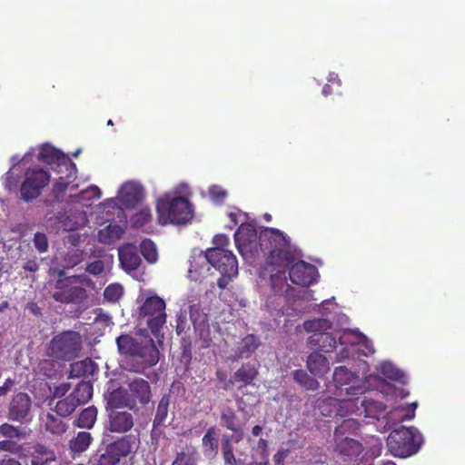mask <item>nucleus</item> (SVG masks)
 <instances>
[{"mask_svg":"<svg viewBox=\"0 0 465 465\" xmlns=\"http://www.w3.org/2000/svg\"><path fill=\"white\" fill-rule=\"evenodd\" d=\"M262 252L266 255V264L276 271L271 275L272 289L275 293L287 286L286 269L297 259V252L290 238L276 228L264 227L260 232Z\"/></svg>","mask_w":465,"mask_h":465,"instance_id":"f257e3e1","label":"nucleus"},{"mask_svg":"<svg viewBox=\"0 0 465 465\" xmlns=\"http://www.w3.org/2000/svg\"><path fill=\"white\" fill-rule=\"evenodd\" d=\"M116 344L120 354L136 359L131 371L143 372L159 361V351L153 341L142 345L135 338L129 334H122L116 338Z\"/></svg>","mask_w":465,"mask_h":465,"instance_id":"f03ea898","label":"nucleus"},{"mask_svg":"<svg viewBox=\"0 0 465 465\" xmlns=\"http://www.w3.org/2000/svg\"><path fill=\"white\" fill-rule=\"evenodd\" d=\"M156 211L158 222L162 225L167 223L184 224L193 216L191 203L182 196L173 198L165 196L158 199Z\"/></svg>","mask_w":465,"mask_h":465,"instance_id":"7ed1b4c3","label":"nucleus"},{"mask_svg":"<svg viewBox=\"0 0 465 465\" xmlns=\"http://www.w3.org/2000/svg\"><path fill=\"white\" fill-rule=\"evenodd\" d=\"M134 438L127 435L114 440L104 448L93 451L89 457V465H124L122 461L133 452Z\"/></svg>","mask_w":465,"mask_h":465,"instance_id":"20e7f679","label":"nucleus"},{"mask_svg":"<svg viewBox=\"0 0 465 465\" xmlns=\"http://www.w3.org/2000/svg\"><path fill=\"white\" fill-rule=\"evenodd\" d=\"M422 443V436L414 427L401 426L393 430L387 439L390 451L396 457L407 458L418 452Z\"/></svg>","mask_w":465,"mask_h":465,"instance_id":"39448f33","label":"nucleus"},{"mask_svg":"<svg viewBox=\"0 0 465 465\" xmlns=\"http://www.w3.org/2000/svg\"><path fill=\"white\" fill-rule=\"evenodd\" d=\"M83 341L79 332L64 331L54 335L46 348V354L54 359L71 361L79 356Z\"/></svg>","mask_w":465,"mask_h":465,"instance_id":"423d86ee","label":"nucleus"},{"mask_svg":"<svg viewBox=\"0 0 465 465\" xmlns=\"http://www.w3.org/2000/svg\"><path fill=\"white\" fill-rule=\"evenodd\" d=\"M139 318L146 321L149 330L156 336L166 322L164 301L158 296L147 297L139 308Z\"/></svg>","mask_w":465,"mask_h":465,"instance_id":"0eeeda50","label":"nucleus"},{"mask_svg":"<svg viewBox=\"0 0 465 465\" xmlns=\"http://www.w3.org/2000/svg\"><path fill=\"white\" fill-rule=\"evenodd\" d=\"M238 252L244 259L253 258L262 251L260 235L255 227L248 223H242L234 233Z\"/></svg>","mask_w":465,"mask_h":465,"instance_id":"6e6552de","label":"nucleus"},{"mask_svg":"<svg viewBox=\"0 0 465 465\" xmlns=\"http://www.w3.org/2000/svg\"><path fill=\"white\" fill-rule=\"evenodd\" d=\"M50 181V174L42 168L28 169L21 184V197L25 202L36 199Z\"/></svg>","mask_w":465,"mask_h":465,"instance_id":"1a4fd4ad","label":"nucleus"},{"mask_svg":"<svg viewBox=\"0 0 465 465\" xmlns=\"http://www.w3.org/2000/svg\"><path fill=\"white\" fill-rule=\"evenodd\" d=\"M356 429L357 423L352 419L344 420L343 422L335 429V450L341 455L354 457L362 452L363 447L360 441L350 437H343L347 430H354Z\"/></svg>","mask_w":465,"mask_h":465,"instance_id":"9d476101","label":"nucleus"},{"mask_svg":"<svg viewBox=\"0 0 465 465\" xmlns=\"http://www.w3.org/2000/svg\"><path fill=\"white\" fill-rule=\"evenodd\" d=\"M201 257L210 263L221 274L237 275L238 262L232 251L209 248Z\"/></svg>","mask_w":465,"mask_h":465,"instance_id":"9b49d317","label":"nucleus"},{"mask_svg":"<svg viewBox=\"0 0 465 465\" xmlns=\"http://www.w3.org/2000/svg\"><path fill=\"white\" fill-rule=\"evenodd\" d=\"M38 160L46 164L54 165L53 169L57 173H62L64 170L67 173V177L76 173L75 163L70 157L49 144H45L41 147L38 153Z\"/></svg>","mask_w":465,"mask_h":465,"instance_id":"f8f14e48","label":"nucleus"},{"mask_svg":"<svg viewBox=\"0 0 465 465\" xmlns=\"http://www.w3.org/2000/svg\"><path fill=\"white\" fill-rule=\"evenodd\" d=\"M52 297L61 303L79 304L87 298V292L83 286L74 284L68 278L58 279Z\"/></svg>","mask_w":465,"mask_h":465,"instance_id":"ddd939ff","label":"nucleus"},{"mask_svg":"<svg viewBox=\"0 0 465 465\" xmlns=\"http://www.w3.org/2000/svg\"><path fill=\"white\" fill-rule=\"evenodd\" d=\"M340 407V411L347 409L351 413L358 412L360 415L363 413L369 418H379L386 410L383 402L367 397L343 400Z\"/></svg>","mask_w":465,"mask_h":465,"instance_id":"4468645a","label":"nucleus"},{"mask_svg":"<svg viewBox=\"0 0 465 465\" xmlns=\"http://www.w3.org/2000/svg\"><path fill=\"white\" fill-rule=\"evenodd\" d=\"M190 318L195 334L203 349L209 348L213 342V331L209 324L208 316L195 305L190 307Z\"/></svg>","mask_w":465,"mask_h":465,"instance_id":"2eb2a0df","label":"nucleus"},{"mask_svg":"<svg viewBox=\"0 0 465 465\" xmlns=\"http://www.w3.org/2000/svg\"><path fill=\"white\" fill-rule=\"evenodd\" d=\"M107 411V420L104 430L111 433L124 434L132 430L134 425L133 413L126 410L112 409Z\"/></svg>","mask_w":465,"mask_h":465,"instance_id":"dca6fc26","label":"nucleus"},{"mask_svg":"<svg viewBox=\"0 0 465 465\" xmlns=\"http://www.w3.org/2000/svg\"><path fill=\"white\" fill-rule=\"evenodd\" d=\"M289 277L293 284L303 287L313 284L318 276L317 268L304 261H299L291 264Z\"/></svg>","mask_w":465,"mask_h":465,"instance_id":"f3484780","label":"nucleus"},{"mask_svg":"<svg viewBox=\"0 0 465 465\" xmlns=\"http://www.w3.org/2000/svg\"><path fill=\"white\" fill-rule=\"evenodd\" d=\"M31 407L32 401L29 395L25 392H19L13 397L10 402L8 417L15 421L27 420Z\"/></svg>","mask_w":465,"mask_h":465,"instance_id":"a211bd4d","label":"nucleus"},{"mask_svg":"<svg viewBox=\"0 0 465 465\" xmlns=\"http://www.w3.org/2000/svg\"><path fill=\"white\" fill-rule=\"evenodd\" d=\"M119 198L126 208L132 209L143 201L144 190L137 183L127 182L121 187Z\"/></svg>","mask_w":465,"mask_h":465,"instance_id":"6ab92c4d","label":"nucleus"},{"mask_svg":"<svg viewBox=\"0 0 465 465\" xmlns=\"http://www.w3.org/2000/svg\"><path fill=\"white\" fill-rule=\"evenodd\" d=\"M128 392L129 396L133 398L134 408L137 403L146 405L152 398L150 384L142 378L134 379L128 383Z\"/></svg>","mask_w":465,"mask_h":465,"instance_id":"aec40b11","label":"nucleus"},{"mask_svg":"<svg viewBox=\"0 0 465 465\" xmlns=\"http://www.w3.org/2000/svg\"><path fill=\"white\" fill-rule=\"evenodd\" d=\"M257 368L250 362L243 363L242 366L233 373L228 384H238L237 388L242 390V388L252 385L253 381L258 376Z\"/></svg>","mask_w":465,"mask_h":465,"instance_id":"412c9836","label":"nucleus"},{"mask_svg":"<svg viewBox=\"0 0 465 465\" xmlns=\"http://www.w3.org/2000/svg\"><path fill=\"white\" fill-rule=\"evenodd\" d=\"M119 260L126 271L136 270L142 262L137 247L133 243H127L119 249Z\"/></svg>","mask_w":465,"mask_h":465,"instance_id":"4be33fe9","label":"nucleus"},{"mask_svg":"<svg viewBox=\"0 0 465 465\" xmlns=\"http://www.w3.org/2000/svg\"><path fill=\"white\" fill-rule=\"evenodd\" d=\"M308 344L312 349L331 352L336 348V339L328 331L316 332L308 338Z\"/></svg>","mask_w":465,"mask_h":465,"instance_id":"5701e85b","label":"nucleus"},{"mask_svg":"<svg viewBox=\"0 0 465 465\" xmlns=\"http://www.w3.org/2000/svg\"><path fill=\"white\" fill-rule=\"evenodd\" d=\"M125 407L130 409L134 408V401L133 398L129 396L128 391L124 388H118L109 393L106 411L112 409L124 410Z\"/></svg>","mask_w":465,"mask_h":465,"instance_id":"b1692460","label":"nucleus"},{"mask_svg":"<svg viewBox=\"0 0 465 465\" xmlns=\"http://www.w3.org/2000/svg\"><path fill=\"white\" fill-rule=\"evenodd\" d=\"M56 462L54 451L43 445L36 444L31 453V465H54Z\"/></svg>","mask_w":465,"mask_h":465,"instance_id":"393cba45","label":"nucleus"},{"mask_svg":"<svg viewBox=\"0 0 465 465\" xmlns=\"http://www.w3.org/2000/svg\"><path fill=\"white\" fill-rule=\"evenodd\" d=\"M262 342L255 334H247L237 344L236 354L238 358L248 359L261 346Z\"/></svg>","mask_w":465,"mask_h":465,"instance_id":"a878e982","label":"nucleus"},{"mask_svg":"<svg viewBox=\"0 0 465 465\" xmlns=\"http://www.w3.org/2000/svg\"><path fill=\"white\" fill-rule=\"evenodd\" d=\"M94 438L89 431H79L68 442V449L73 457L80 455L88 450Z\"/></svg>","mask_w":465,"mask_h":465,"instance_id":"bb28decb","label":"nucleus"},{"mask_svg":"<svg viewBox=\"0 0 465 465\" xmlns=\"http://www.w3.org/2000/svg\"><path fill=\"white\" fill-rule=\"evenodd\" d=\"M306 366L312 374L319 377L325 375L330 370L328 359L317 351L308 356Z\"/></svg>","mask_w":465,"mask_h":465,"instance_id":"cd10ccee","label":"nucleus"},{"mask_svg":"<svg viewBox=\"0 0 465 465\" xmlns=\"http://www.w3.org/2000/svg\"><path fill=\"white\" fill-rule=\"evenodd\" d=\"M60 176L56 180V182L54 183L53 189H52V194L55 201L60 202L63 200L64 193L70 189V191L75 190L78 185L77 184H72L73 181L75 178V173L72 176L67 177L66 172L64 170L62 173H59Z\"/></svg>","mask_w":465,"mask_h":465,"instance_id":"c85d7f7f","label":"nucleus"},{"mask_svg":"<svg viewBox=\"0 0 465 465\" xmlns=\"http://www.w3.org/2000/svg\"><path fill=\"white\" fill-rule=\"evenodd\" d=\"M203 450L205 457L213 459L218 453V440L216 438V428L210 427L202 439Z\"/></svg>","mask_w":465,"mask_h":465,"instance_id":"c756f323","label":"nucleus"},{"mask_svg":"<svg viewBox=\"0 0 465 465\" xmlns=\"http://www.w3.org/2000/svg\"><path fill=\"white\" fill-rule=\"evenodd\" d=\"M97 408L94 406H89L80 412L78 418L74 421V425L78 428L90 430L94 427L97 420Z\"/></svg>","mask_w":465,"mask_h":465,"instance_id":"7c9ffc66","label":"nucleus"},{"mask_svg":"<svg viewBox=\"0 0 465 465\" xmlns=\"http://www.w3.org/2000/svg\"><path fill=\"white\" fill-rule=\"evenodd\" d=\"M170 404V397L169 395H163L156 408L155 416L153 421V429L162 427L164 425L166 418L168 416V408Z\"/></svg>","mask_w":465,"mask_h":465,"instance_id":"2f4dec72","label":"nucleus"},{"mask_svg":"<svg viewBox=\"0 0 465 465\" xmlns=\"http://www.w3.org/2000/svg\"><path fill=\"white\" fill-rule=\"evenodd\" d=\"M220 420L221 425L230 431L235 430L242 424L235 411L230 407L221 411Z\"/></svg>","mask_w":465,"mask_h":465,"instance_id":"473e14b6","label":"nucleus"},{"mask_svg":"<svg viewBox=\"0 0 465 465\" xmlns=\"http://www.w3.org/2000/svg\"><path fill=\"white\" fill-rule=\"evenodd\" d=\"M70 394L78 405L84 404L93 396V386L90 382H80Z\"/></svg>","mask_w":465,"mask_h":465,"instance_id":"72a5a7b5","label":"nucleus"},{"mask_svg":"<svg viewBox=\"0 0 465 465\" xmlns=\"http://www.w3.org/2000/svg\"><path fill=\"white\" fill-rule=\"evenodd\" d=\"M78 406L77 401L69 394L67 397L56 402L54 411L61 417H68Z\"/></svg>","mask_w":465,"mask_h":465,"instance_id":"f704fd0d","label":"nucleus"},{"mask_svg":"<svg viewBox=\"0 0 465 465\" xmlns=\"http://www.w3.org/2000/svg\"><path fill=\"white\" fill-rule=\"evenodd\" d=\"M292 376L293 380L305 390L316 391L319 388V381L303 370H295Z\"/></svg>","mask_w":465,"mask_h":465,"instance_id":"c9c22d12","label":"nucleus"},{"mask_svg":"<svg viewBox=\"0 0 465 465\" xmlns=\"http://www.w3.org/2000/svg\"><path fill=\"white\" fill-rule=\"evenodd\" d=\"M152 221V213L150 208L143 207L134 213L130 218L132 228L139 229L148 224Z\"/></svg>","mask_w":465,"mask_h":465,"instance_id":"e433bc0d","label":"nucleus"},{"mask_svg":"<svg viewBox=\"0 0 465 465\" xmlns=\"http://www.w3.org/2000/svg\"><path fill=\"white\" fill-rule=\"evenodd\" d=\"M45 428L52 434L60 435L66 430V425L63 420L51 413H47L45 420Z\"/></svg>","mask_w":465,"mask_h":465,"instance_id":"4c0bfd02","label":"nucleus"},{"mask_svg":"<svg viewBox=\"0 0 465 465\" xmlns=\"http://www.w3.org/2000/svg\"><path fill=\"white\" fill-rule=\"evenodd\" d=\"M354 379V374L345 366L335 368L333 372V381L336 387L349 384Z\"/></svg>","mask_w":465,"mask_h":465,"instance_id":"58836bf2","label":"nucleus"},{"mask_svg":"<svg viewBox=\"0 0 465 465\" xmlns=\"http://www.w3.org/2000/svg\"><path fill=\"white\" fill-rule=\"evenodd\" d=\"M140 252L143 258L153 263L157 260V251L154 242L150 239H144L140 243Z\"/></svg>","mask_w":465,"mask_h":465,"instance_id":"ea45409f","label":"nucleus"},{"mask_svg":"<svg viewBox=\"0 0 465 465\" xmlns=\"http://www.w3.org/2000/svg\"><path fill=\"white\" fill-rule=\"evenodd\" d=\"M306 331L316 333L326 331L331 328V323L326 319H315L312 321H306L303 324Z\"/></svg>","mask_w":465,"mask_h":465,"instance_id":"a19ab883","label":"nucleus"},{"mask_svg":"<svg viewBox=\"0 0 465 465\" xmlns=\"http://www.w3.org/2000/svg\"><path fill=\"white\" fill-rule=\"evenodd\" d=\"M123 295V287L118 283H112L108 285L104 292V297L109 302H115Z\"/></svg>","mask_w":465,"mask_h":465,"instance_id":"79ce46f5","label":"nucleus"},{"mask_svg":"<svg viewBox=\"0 0 465 465\" xmlns=\"http://www.w3.org/2000/svg\"><path fill=\"white\" fill-rule=\"evenodd\" d=\"M208 193L212 201L218 204H223L227 197V192L220 185H212Z\"/></svg>","mask_w":465,"mask_h":465,"instance_id":"37998d69","label":"nucleus"},{"mask_svg":"<svg viewBox=\"0 0 465 465\" xmlns=\"http://www.w3.org/2000/svg\"><path fill=\"white\" fill-rule=\"evenodd\" d=\"M222 453L224 463H233L237 462L235 455L233 453V446L230 442V440H224L222 443Z\"/></svg>","mask_w":465,"mask_h":465,"instance_id":"c03bdc74","label":"nucleus"},{"mask_svg":"<svg viewBox=\"0 0 465 465\" xmlns=\"http://www.w3.org/2000/svg\"><path fill=\"white\" fill-rule=\"evenodd\" d=\"M0 433L5 438H20L23 436V432L18 427L13 426L8 423H4L0 426Z\"/></svg>","mask_w":465,"mask_h":465,"instance_id":"a18cd8bd","label":"nucleus"},{"mask_svg":"<svg viewBox=\"0 0 465 465\" xmlns=\"http://www.w3.org/2000/svg\"><path fill=\"white\" fill-rule=\"evenodd\" d=\"M381 372L387 377L388 379L399 381L401 375V372L399 370H397L391 363L390 362H383L381 365Z\"/></svg>","mask_w":465,"mask_h":465,"instance_id":"49530a36","label":"nucleus"},{"mask_svg":"<svg viewBox=\"0 0 465 465\" xmlns=\"http://www.w3.org/2000/svg\"><path fill=\"white\" fill-rule=\"evenodd\" d=\"M34 244L35 247L40 252H45L48 249V240L46 235L44 232H36L34 235Z\"/></svg>","mask_w":465,"mask_h":465,"instance_id":"de8ad7c7","label":"nucleus"},{"mask_svg":"<svg viewBox=\"0 0 465 465\" xmlns=\"http://www.w3.org/2000/svg\"><path fill=\"white\" fill-rule=\"evenodd\" d=\"M188 330L189 326L186 315L181 312L177 315L175 331L177 335L182 336L183 334H185Z\"/></svg>","mask_w":465,"mask_h":465,"instance_id":"09e8293b","label":"nucleus"},{"mask_svg":"<svg viewBox=\"0 0 465 465\" xmlns=\"http://www.w3.org/2000/svg\"><path fill=\"white\" fill-rule=\"evenodd\" d=\"M86 272L93 275H99L101 274L104 270V263L101 260L94 261L93 262H90L86 266Z\"/></svg>","mask_w":465,"mask_h":465,"instance_id":"8fccbe9b","label":"nucleus"},{"mask_svg":"<svg viewBox=\"0 0 465 465\" xmlns=\"http://www.w3.org/2000/svg\"><path fill=\"white\" fill-rule=\"evenodd\" d=\"M172 465H196L194 460L184 452L177 453Z\"/></svg>","mask_w":465,"mask_h":465,"instance_id":"3c124183","label":"nucleus"},{"mask_svg":"<svg viewBox=\"0 0 465 465\" xmlns=\"http://www.w3.org/2000/svg\"><path fill=\"white\" fill-rule=\"evenodd\" d=\"M417 406H418L417 403L413 402L410 405H407L406 407L399 408V411L401 412H404L401 415V419L406 420H412L415 417V411H416Z\"/></svg>","mask_w":465,"mask_h":465,"instance_id":"603ef678","label":"nucleus"},{"mask_svg":"<svg viewBox=\"0 0 465 465\" xmlns=\"http://www.w3.org/2000/svg\"><path fill=\"white\" fill-rule=\"evenodd\" d=\"M71 389V384L69 382H64L57 386L54 387L52 391L53 398H62L64 397Z\"/></svg>","mask_w":465,"mask_h":465,"instance_id":"864d4df0","label":"nucleus"},{"mask_svg":"<svg viewBox=\"0 0 465 465\" xmlns=\"http://www.w3.org/2000/svg\"><path fill=\"white\" fill-rule=\"evenodd\" d=\"M100 196H101L100 189L95 185H91L86 190H84L81 192L80 198L90 199V198H100Z\"/></svg>","mask_w":465,"mask_h":465,"instance_id":"5fc2aeb1","label":"nucleus"},{"mask_svg":"<svg viewBox=\"0 0 465 465\" xmlns=\"http://www.w3.org/2000/svg\"><path fill=\"white\" fill-rule=\"evenodd\" d=\"M229 238L226 234H216L213 239V247L220 250H226L225 247L229 244Z\"/></svg>","mask_w":465,"mask_h":465,"instance_id":"6e6d98bb","label":"nucleus"},{"mask_svg":"<svg viewBox=\"0 0 465 465\" xmlns=\"http://www.w3.org/2000/svg\"><path fill=\"white\" fill-rule=\"evenodd\" d=\"M106 232L109 234L110 238L119 239L122 236V234L124 233V229L117 224H114V225L109 224L106 227Z\"/></svg>","mask_w":465,"mask_h":465,"instance_id":"4d7b16f0","label":"nucleus"},{"mask_svg":"<svg viewBox=\"0 0 465 465\" xmlns=\"http://www.w3.org/2000/svg\"><path fill=\"white\" fill-rule=\"evenodd\" d=\"M289 454L288 449H280L277 450V452L273 455V461L274 465H284V460Z\"/></svg>","mask_w":465,"mask_h":465,"instance_id":"13d9d810","label":"nucleus"},{"mask_svg":"<svg viewBox=\"0 0 465 465\" xmlns=\"http://www.w3.org/2000/svg\"><path fill=\"white\" fill-rule=\"evenodd\" d=\"M67 278L71 280V282H74V284H80L79 286L84 284L89 285L92 282V281L85 275H73Z\"/></svg>","mask_w":465,"mask_h":465,"instance_id":"bf43d9fd","label":"nucleus"},{"mask_svg":"<svg viewBox=\"0 0 465 465\" xmlns=\"http://www.w3.org/2000/svg\"><path fill=\"white\" fill-rule=\"evenodd\" d=\"M16 447V443L12 440H5L0 441V450L15 452Z\"/></svg>","mask_w":465,"mask_h":465,"instance_id":"052dcab7","label":"nucleus"},{"mask_svg":"<svg viewBox=\"0 0 465 465\" xmlns=\"http://www.w3.org/2000/svg\"><path fill=\"white\" fill-rule=\"evenodd\" d=\"M232 432H233V440L235 443H239L240 441H242L244 438V430H243V425L241 424L240 426H238L236 428L235 430H232Z\"/></svg>","mask_w":465,"mask_h":465,"instance_id":"680f3d73","label":"nucleus"},{"mask_svg":"<svg viewBox=\"0 0 465 465\" xmlns=\"http://www.w3.org/2000/svg\"><path fill=\"white\" fill-rule=\"evenodd\" d=\"M235 275H227V274H222V276L217 280V285L221 289L226 288L229 282L232 280V277Z\"/></svg>","mask_w":465,"mask_h":465,"instance_id":"e2e57ef3","label":"nucleus"},{"mask_svg":"<svg viewBox=\"0 0 465 465\" xmlns=\"http://www.w3.org/2000/svg\"><path fill=\"white\" fill-rule=\"evenodd\" d=\"M39 266L35 261L30 260L24 264V269L30 272H35L38 270Z\"/></svg>","mask_w":465,"mask_h":465,"instance_id":"0e129e2a","label":"nucleus"},{"mask_svg":"<svg viewBox=\"0 0 465 465\" xmlns=\"http://www.w3.org/2000/svg\"><path fill=\"white\" fill-rule=\"evenodd\" d=\"M258 448L260 450H262V456L264 459L267 458L268 456V453H267V448H268V441L262 438H261L259 440H258Z\"/></svg>","mask_w":465,"mask_h":465,"instance_id":"69168bd1","label":"nucleus"},{"mask_svg":"<svg viewBox=\"0 0 465 465\" xmlns=\"http://www.w3.org/2000/svg\"><path fill=\"white\" fill-rule=\"evenodd\" d=\"M328 82L331 84H336L337 87H340L341 85V82L335 73H331L328 78Z\"/></svg>","mask_w":465,"mask_h":465,"instance_id":"338daca9","label":"nucleus"},{"mask_svg":"<svg viewBox=\"0 0 465 465\" xmlns=\"http://www.w3.org/2000/svg\"><path fill=\"white\" fill-rule=\"evenodd\" d=\"M0 465H22V464L15 459L8 458V459L1 460Z\"/></svg>","mask_w":465,"mask_h":465,"instance_id":"774afa93","label":"nucleus"}]
</instances>
